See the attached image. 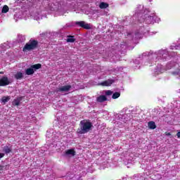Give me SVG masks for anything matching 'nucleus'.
<instances>
[{"label": "nucleus", "mask_w": 180, "mask_h": 180, "mask_svg": "<svg viewBox=\"0 0 180 180\" xmlns=\"http://www.w3.org/2000/svg\"><path fill=\"white\" fill-rule=\"evenodd\" d=\"M92 122L89 120H83L80 122L79 127L77 130V134H86L92 130Z\"/></svg>", "instance_id": "1"}, {"label": "nucleus", "mask_w": 180, "mask_h": 180, "mask_svg": "<svg viewBox=\"0 0 180 180\" xmlns=\"http://www.w3.org/2000/svg\"><path fill=\"white\" fill-rule=\"evenodd\" d=\"M39 47V41L36 39H31L30 41L25 44L22 48V51L26 53V51H32L36 50Z\"/></svg>", "instance_id": "2"}, {"label": "nucleus", "mask_w": 180, "mask_h": 180, "mask_svg": "<svg viewBox=\"0 0 180 180\" xmlns=\"http://www.w3.org/2000/svg\"><path fill=\"white\" fill-rule=\"evenodd\" d=\"M10 84L11 81H9L8 77L4 76L0 78V86H7V85H9Z\"/></svg>", "instance_id": "3"}, {"label": "nucleus", "mask_w": 180, "mask_h": 180, "mask_svg": "<svg viewBox=\"0 0 180 180\" xmlns=\"http://www.w3.org/2000/svg\"><path fill=\"white\" fill-rule=\"evenodd\" d=\"M71 88L72 86L70 84L61 86L56 89V92H68L69 91H70Z\"/></svg>", "instance_id": "4"}, {"label": "nucleus", "mask_w": 180, "mask_h": 180, "mask_svg": "<svg viewBox=\"0 0 180 180\" xmlns=\"http://www.w3.org/2000/svg\"><path fill=\"white\" fill-rule=\"evenodd\" d=\"M76 25L80 27H82L83 29H86V30H89V29H91L89 24L85 23L84 21H77L76 22Z\"/></svg>", "instance_id": "5"}, {"label": "nucleus", "mask_w": 180, "mask_h": 180, "mask_svg": "<svg viewBox=\"0 0 180 180\" xmlns=\"http://www.w3.org/2000/svg\"><path fill=\"white\" fill-rule=\"evenodd\" d=\"M23 101V96L18 97L17 98L14 99L12 102L13 106H19L20 105V102Z\"/></svg>", "instance_id": "6"}, {"label": "nucleus", "mask_w": 180, "mask_h": 180, "mask_svg": "<svg viewBox=\"0 0 180 180\" xmlns=\"http://www.w3.org/2000/svg\"><path fill=\"white\" fill-rule=\"evenodd\" d=\"M108 101V97L105 95H101L96 98V102L98 103H103V102H106Z\"/></svg>", "instance_id": "7"}, {"label": "nucleus", "mask_w": 180, "mask_h": 180, "mask_svg": "<svg viewBox=\"0 0 180 180\" xmlns=\"http://www.w3.org/2000/svg\"><path fill=\"white\" fill-rule=\"evenodd\" d=\"M113 82H115L113 80L108 79V80H105L104 82H102L100 84V85H101L102 86H110V85H112V84H113Z\"/></svg>", "instance_id": "8"}, {"label": "nucleus", "mask_w": 180, "mask_h": 180, "mask_svg": "<svg viewBox=\"0 0 180 180\" xmlns=\"http://www.w3.org/2000/svg\"><path fill=\"white\" fill-rule=\"evenodd\" d=\"M25 74L26 75H33V74H34V70L31 66L30 68L25 70Z\"/></svg>", "instance_id": "9"}, {"label": "nucleus", "mask_w": 180, "mask_h": 180, "mask_svg": "<svg viewBox=\"0 0 180 180\" xmlns=\"http://www.w3.org/2000/svg\"><path fill=\"white\" fill-rule=\"evenodd\" d=\"M148 126L149 129L151 130H154V129H157V125H155V122L154 121H150L148 123Z\"/></svg>", "instance_id": "10"}, {"label": "nucleus", "mask_w": 180, "mask_h": 180, "mask_svg": "<svg viewBox=\"0 0 180 180\" xmlns=\"http://www.w3.org/2000/svg\"><path fill=\"white\" fill-rule=\"evenodd\" d=\"M100 9H106V8H109V4L101 2L99 5Z\"/></svg>", "instance_id": "11"}, {"label": "nucleus", "mask_w": 180, "mask_h": 180, "mask_svg": "<svg viewBox=\"0 0 180 180\" xmlns=\"http://www.w3.org/2000/svg\"><path fill=\"white\" fill-rule=\"evenodd\" d=\"M14 77L15 79H22L23 78V73L22 72H18L15 75Z\"/></svg>", "instance_id": "12"}, {"label": "nucleus", "mask_w": 180, "mask_h": 180, "mask_svg": "<svg viewBox=\"0 0 180 180\" xmlns=\"http://www.w3.org/2000/svg\"><path fill=\"white\" fill-rule=\"evenodd\" d=\"M66 155H75V150L74 149H69L65 151Z\"/></svg>", "instance_id": "13"}, {"label": "nucleus", "mask_w": 180, "mask_h": 180, "mask_svg": "<svg viewBox=\"0 0 180 180\" xmlns=\"http://www.w3.org/2000/svg\"><path fill=\"white\" fill-rule=\"evenodd\" d=\"M3 151L6 154H9L10 153H12V148H9L8 146H4Z\"/></svg>", "instance_id": "14"}, {"label": "nucleus", "mask_w": 180, "mask_h": 180, "mask_svg": "<svg viewBox=\"0 0 180 180\" xmlns=\"http://www.w3.org/2000/svg\"><path fill=\"white\" fill-rule=\"evenodd\" d=\"M31 68H32V70H40V68H41V64L38 63V64L32 65H31Z\"/></svg>", "instance_id": "15"}, {"label": "nucleus", "mask_w": 180, "mask_h": 180, "mask_svg": "<svg viewBox=\"0 0 180 180\" xmlns=\"http://www.w3.org/2000/svg\"><path fill=\"white\" fill-rule=\"evenodd\" d=\"M1 12L2 13H8L9 12V7L8 6H4Z\"/></svg>", "instance_id": "16"}, {"label": "nucleus", "mask_w": 180, "mask_h": 180, "mask_svg": "<svg viewBox=\"0 0 180 180\" xmlns=\"http://www.w3.org/2000/svg\"><path fill=\"white\" fill-rule=\"evenodd\" d=\"M68 43H74L75 41V39H74V36L69 35L68 39H67Z\"/></svg>", "instance_id": "17"}, {"label": "nucleus", "mask_w": 180, "mask_h": 180, "mask_svg": "<svg viewBox=\"0 0 180 180\" xmlns=\"http://www.w3.org/2000/svg\"><path fill=\"white\" fill-rule=\"evenodd\" d=\"M10 100H11V97L9 96H4L1 98L3 103H6V102L9 101Z\"/></svg>", "instance_id": "18"}, {"label": "nucleus", "mask_w": 180, "mask_h": 180, "mask_svg": "<svg viewBox=\"0 0 180 180\" xmlns=\"http://www.w3.org/2000/svg\"><path fill=\"white\" fill-rule=\"evenodd\" d=\"M120 97V92H115L112 94V99H117V98Z\"/></svg>", "instance_id": "19"}, {"label": "nucleus", "mask_w": 180, "mask_h": 180, "mask_svg": "<svg viewBox=\"0 0 180 180\" xmlns=\"http://www.w3.org/2000/svg\"><path fill=\"white\" fill-rule=\"evenodd\" d=\"M113 94V91H110V90H108L105 91V95L107 96H110V95H112Z\"/></svg>", "instance_id": "20"}, {"label": "nucleus", "mask_w": 180, "mask_h": 180, "mask_svg": "<svg viewBox=\"0 0 180 180\" xmlns=\"http://www.w3.org/2000/svg\"><path fill=\"white\" fill-rule=\"evenodd\" d=\"M4 157H5V154L4 153H0V158H4Z\"/></svg>", "instance_id": "21"}, {"label": "nucleus", "mask_w": 180, "mask_h": 180, "mask_svg": "<svg viewBox=\"0 0 180 180\" xmlns=\"http://www.w3.org/2000/svg\"><path fill=\"white\" fill-rule=\"evenodd\" d=\"M176 136L178 139H180V131L176 133Z\"/></svg>", "instance_id": "22"}, {"label": "nucleus", "mask_w": 180, "mask_h": 180, "mask_svg": "<svg viewBox=\"0 0 180 180\" xmlns=\"http://www.w3.org/2000/svg\"><path fill=\"white\" fill-rule=\"evenodd\" d=\"M166 136H171V133H169V132H166Z\"/></svg>", "instance_id": "23"}, {"label": "nucleus", "mask_w": 180, "mask_h": 180, "mask_svg": "<svg viewBox=\"0 0 180 180\" xmlns=\"http://www.w3.org/2000/svg\"><path fill=\"white\" fill-rule=\"evenodd\" d=\"M0 74H4V72H0Z\"/></svg>", "instance_id": "24"}, {"label": "nucleus", "mask_w": 180, "mask_h": 180, "mask_svg": "<svg viewBox=\"0 0 180 180\" xmlns=\"http://www.w3.org/2000/svg\"><path fill=\"white\" fill-rule=\"evenodd\" d=\"M22 1H25V0H22Z\"/></svg>", "instance_id": "25"}]
</instances>
